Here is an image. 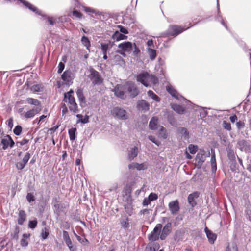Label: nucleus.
<instances>
[{
	"label": "nucleus",
	"mask_w": 251,
	"mask_h": 251,
	"mask_svg": "<svg viewBox=\"0 0 251 251\" xmlns=\"http://www.w3.org/2000/svg\"><path fill=\"white\" fill-rule=\"evenodd\" d=\"M136 80L146 87H151V84H156L158 82V78L153 75H151L146 72L138 74Z\"/></svg>",
	"instance_id": "obj_1"
},
{
	"label": "nucleus",
	"mask_w": 251,
	"mask_h": 251,
	"mask_svg": "<svg viewBox=\"0 0 251 251\" xmlns=\"http://www.w3.org/2000/svg\"><path fill=\"white\" fill-rule=\"evenodd\" d=\"M74 91L72 89L69 92L65 93L63 101L68 103L69 110L73 114H75L79 112V110L75 99L72 95Z\"/></svg>",
	"instance_id": "obj_2"
},
{
	"label": "nucleus",
	"mask_w": 251,
	"mask_h": 251,
	"mask_svg": "<svg viewBox=\"0 0 251 251\" xmlns=\"http://www.w3.org/2000/svg\"><path fill=\"white\" fill-rule=\"evenodd\" d=\"M189 28H184L183 26L177 25H170L168 27V29L165 32L162 33L161 36L162 37L168 36H176Z\"/></svg>",
	"instance_id": "obj_3"
},
{
	"label": "nucleus",
	"mask_w": 251,
	"mask_h": 251,
	"mask_svg": "<svg viewBox=\"0 0 251 251\" xmlns=\"http://www.w3.org/2000/svg\"><path fill=\"white\" fill-rule=\"evenodd\" d=\"M118 49L116 52L125 57L126 52L130 53L133 50V44L129 41L123 42L118 46Z\"/></svg>",
	"instance_id": "obj_4"
},
{
	"label": "nucleus",
	"mask_w": 251,
	"mask_h": 251,
	"mask_svg": "<svg viewBox=\"0 0 251 251\" xmlns=\"http://www.w3.org/2000/svg\"><path fill=\"white\" fill-rule=\"evenodd\" d=\"M112 115L116 119L125 120L128 118L126 111L123 108L115 107L111 110Z\"/></svg>",
	"instance_id": "obj_5"
},
{
	"label": "nucleus",
	"mask_w": 251,
	"mask_h": 251,
	"mask_svg": "<svg viewBox=\"0 0 251 251\" xmlns=\"http://www.w3.org/2000/svg\"><path fill=\"white\" fill-rule=\"evenodd\" d=\"M210 156V152L207 153L203 150H200L197 153L195 158V164L198 167H201L205 161L207 157Z\"/></svg>",
	"instance_id": "obj_6"
},
{
	"label": "nucleus",
	"mask_w": 251,
	"mask_h": 251,
	"mask_svg": "<svg viewBox=\"0 0 251 251\" xmlns=\"http://www.w3.org/2000/svg\"><path fill=\"white\" fill-rule=\"evenodd\" d=\"M186 102H188V108L193 109L194 111H198L200 113V117L201 118L203 119L206 117L207 115V112L205 110L206 108L200 107L197 105H195L192 103L191 101L185 99Z\"/></svg>",
	"instance_id": "obj_7"
},
{
	"label": "nucleus",
	"mask_w": 251,
	"mask_h": 251,
	"mask_svg": "<svg viewBox=\"0 0 251 251\" xmlns=\"http://www.w3.org/2000/svg\"><path fill=\"white\" fill-rule=\"evenodd\" d=\"M162 228V225L161 224H157L153 231L149 235V240L151 241H155L158 240L159 238V235Z\"/></svg>",
	"instance_id": "obj_8"
},
{
	"label": "nucleus",
	"mask_w": 251,
	"mask_h": 251,
	"mask_svg": "<svg viewBox=\"0 0 251 251\" xmlns=\"http://www.w3.org/2000/svg\"><path fill=\"white\" fill-rule=\"evenodd\" d=\"M126 87L131 97L134 98L138 95V88L134 83L128 82L126 84Z\"/></svg>",
	"instance_id": "obj_9"
},
{
	"label": "nucleus",
	"mask_w": 251,
	"mask_h": 251,
	"mask_svg": "<svg viewBox=\"0 0 251 251\" xmlns=\"http://www.w3.org/2000/svg\"><path fill=\"white\" fill-rule=\"evenodd\" d=\"M89 77L94 84L100 85L102 82V80L99 72L95 70L91 71Z\"/></svg>",
	"instance_id": "obj_10"
},
{
	"label": "nucleus",
	"mask_w": 251,
	"mask_h": 251,
	"mask_svg": "<svg viewBox=\"0 0 251 251\" xmlns=\"http://www.w3.org/2000/svg\"><path fill=\"white\" fill-rule=\"evenodd\" d=\"M126 89V86H122L120 85H117L114 89V91L115 95L121 98V99H125V90Z\"/></svg>",
	"instance_id": "obj_11"
},
{
	"label": "nucleus",
	"mask_w": 251,
	"mask_h": 251,
	"mask_svg": "<svg viewBox=\"0 0 251 251\" xmlns=\"http://www.w3.org/2000/svg\"><path fill=\"white\" fill-rule=\"evenodd\" d=\"M172 230V224L171 222H168L163 227L160 238L162 240L166 239L167 236L171 233Z\"/></svg>",
	"instance_id": "obj_12"
},
{
	"label": "nucleus",
	"mask_w": 251,
	"mask_h": 251,
	"mask_svg": "<svg viewBox=\"0 0 251 251\" xmlns=\"http://www.w3.org/2000/svg\"><path fill=\"white\" fill-rule=\"evenodd\" d=\"M148 164L147 162H144L139 164L136 162H133L128 165V168L130 170L137 169L138 171L145 170L148 168Z\"/></svg>",
	"instance_id": "obj_13"
},
{
	"label": "nucleus",
	"mask_w": 251,
	"mask_h": 251,
	"mask_svg": "<svg viewBox=\"0 0 251 251\" xmlns=\"http://www.w3.org/2000/svg\"><path fill=\"white\" fill-rule=\"evenodd\" d=\"M217 15L215 17V20L217 21H218L221 23V24L227 29L228 30V27L225 22H224L223 17L222 16V14L221 13V11L220 9V6L219 3V0H217Z\"/></svg>",
	"instance_id": "obj_14"
},
{
	"label": "nucleus",
	"mask_w": 251,
	"mask_h": 251,
	"mask_svg": "<svg viewBox=\"0 0 251 251\" xmlns=\"http://www.w3.org/2000/svg\"><path fill=\"white\" fill-rule=\"evenodd\" d=\"M200 193L198 192H195L190 194L188 197V201L189 204L192 207H194L196 205L197 202L195 199L198 198L199 196Z\"/></svg>",
	"instance_id": "obj_15"
},
{
	"label": "nucleus",
	"mask_w": 251,
	"mask_h": 251,
	"mask_svg": "<svg viewBox=\"0 0 251 251\" xmlns=\"http://www.w3.org/2000/svg\"><path fill=\"white\" fill-rule=\"evenodd\" d=\"M169 208L172 214H176L180 209L178 201L176 200L170 202L169 203Z\"/></svg>",
	"instance_id": "obj_16"
},
{
	"label": "nucleus",
	"mask_w": 251,
	"mask_h": 251,
	"mask_svg": "<svg viewBox=\"0 0 251 251\" xmlns=\"http://www.w3.org/2000/svg\"><path fill=\"white\" fill-rule=\"evenodd\" d=\"M72 75L73 74L71 71L66 70L62 75L61 78L64 81L69 84L70 83H72L73 80Z\"/></svg>",
	"instance_id": "obj_17"
},
{
	"label": "nucleus",
	"mask_w": 251,
	"mask_h": 251,
	"mask_svg": "<svg viewBox=\"0 0 251 251\" xmlns=\"http://www.w3.org/2000/svg\"><path fill=\"white\" fill-rule=\"evenodd\" d=\"M149 103L145 100H139L137 103V108L139 110L146 112L149 110Z\"/></svg>",
	"instance_id": "obj_18"
},
{
	"label": "nucleus",
	"mask_w": 251,
	"mask_h": 251,
	"mask_svg": "<svg viewBox=\"0 0 251 251\" xmlns=\"http://www.w3.org/2000/svg\"><path fill=\"white\" fill-rule=\"evenodd\" d=\"M138 151L139 150L138 147L134 146L132 148H131L128 151V159L130 161L133 160L134 158L137 156Z\"/></svg>",
	"instance_id": "obj_19"
},
{
	"label": "nucleus",
	"mask_w": 251,
	"mask_h": 251,
	"mask_svg": "<svg viewBox=\"0 0 251 251\" xmlns=\"http://www.w3.org/2000/svg\"><path fill=\"white\" fill-rule=\"evenodd\" d=\"M204 231L206 234V236L209 242L211 244H214L217 238L216 234L209 230L207 227L204 228Z\"/></svg>",
	"instance_id": "obj_20"
},
{
	"label": "nucleus",
	"mask_w": 251,
	"mask_h": 251,
	"mask_svg": "<svg viewBox=\"0 0 251 251\" xmlns=\"http://www.w3.org/2000/svg\"><path fill=\"white\" fill-rule=\"evenodd\" d=\"M41 109L39 107H35L31 110H29L25 114V117L26 118H32L34 116L40 112Z\"/></svg>",
	"instance_id": "obj_21"
},
{
	"label": "nucleus",
	"mask_w": 251,
	"mask_h": 251,
	"mask_svg": "<svg viewBox=\"0 0 251 251\" xmlns=\"http://www.w3.org/2000/svg\"><path fill=\"white\" fill-rule=\"evenodd\" d=\"M166 90L171 96L176 99L179 100L181 96L179 95L177 92L171 85L166 86Z\"/></svg>",
	"instance_id": "obj_22"
},
{
	"label": "nucleus",
	"mask_w": 251,
	"mask_h": 251,
	"mask_svg": "<svg viewBox=\"0 0 251 251\" xmlns=\"http://www.w3.org/2000/svg\"><path fill=\"white\" fill-rule=\"evenodd\" d=\"M177 132L184 138V139H188L189 138V133L186 128L179 127L177 129Z\"/></svg>",
	"instance_id": "obj_23"
},
{
	"label": "nucleus",
	"mask_w": 251,
	"mask_h": 251,
	"mask_svg": "<svg viewBox=\"0 0 251 251\" xmlns=\"http://www.w3.org/2000/svg\"><path fill=\"white\" fill-rule=\"evenodd\" d=\"M158 119L156 117H153L149 122V127L151 130H155L157 128Z\"/></svg>",
	"instance_id": "obj_24"
},
{
	"label": "nucleus",
	"mask_w": 251,
	"mask_h": 251,
	"mask_svg": "<svg viewBox=\"0 0 251 251\" xmlns=\"http://www.w3.org/2000/svg\"><path fill=\"white\" fill-rule=\"evenodd\" d=\"M121 226L123 228L127 229L129 227V218L126 216L122 217L120 221Z\"/></svg>",
	"instance_id": "obj_25"
},
{
	"label": "nucleus",
	"mask_w": 251,
	"mask_h": 251,
	"mask_svg": "<svg viewBox=\"0 0 251 251\" xmlns=\"http://www.w3.org/2000/svg\"><path fill=\"white\" fill-rule=\"evenodd\" d=\"M171 108L175 111H176V112L179 114H183L185 110V108L184 107L177 104H172Z\"/></svg>",
	"instance_id": "obj_26"
},
{
	"label": "nucleus",
	"mask_w": 251,
	"mask_h": 251,
	"mask_svg": "<svg viewBox=\"0 0 251 251\" xmlns=\"http://www.w3.org/2000/svg\"><path fill=\"white\" fill-rule=\"evenodd\" d=\"M26 218V215L24 210H21L19 212L18 223L20 225L23 224L24 222L25 221Z\"/></svg>",
	"instance_id": "obj_27"
},
{
	"label": "nucleus",
	"mask_w": 251,
	"mask_h": 251,
	"mask_svg": "<svg viewBox=\"0 0 251 251\" xmlns=\"http://www.w3.org/2000/svg\"><path fill=\"white\" fill-rule=\"evenodd\" d=\"M147 52L151 60H154L156 58L157 56L156 50L151 48H148Z\"/></svg>",
	"instance_id": "obj_28"
},
{
	"label": "nucleus",
	"mask_w": 251,
	"mask_h": 251,
	"mask_svg": "<svg viewBox=\"0 0 251 251\" xmlns=\"http://www.w3.org/2000/svg\"><path fill=\"white\" fill-rule=\"evenodd\" d=\"M113 43L109 41L108 43H101L100 44L101 51H107L113 47Z\"/></svg>",
	"instance_id": "obj_29"
},
{
	"label": "nucleus",
	"mask_w": 251,
	"mask_h": 251,
	"mask_svg": "<svg viewBox=\"0 0 251 251\" xmlns=\"http://www.w3.org/2000/svg\"><path fill=\"white\" fill-rule=\"evenodd\" d=\"M82 44L84 46L86 49L89 50V48L91 46V43L87 37L83 36L81 39Z\"/></svg>",
	"instance_id": "obj_30"
},
{
	"label": "nucleus",
	"mask_w": 251,
	"mask_h": 251,
	"mask_svg": "<svg viewBox=\"0 0 251 251\" xmlns=\"http://www.w3.org/2000/svg\"><path fill=\"white\" fill-rule=\"evenodd\" d=\"M112 37L114 39H115L116 41L124 40L127 38V36L119 33L118 31L115 32Z\"/></svg>",
	"instance_id": "obj_31"
},
{
	"label": "nucleus",
	"mask_w": 251,
	"mask_h": 251,
	"mask_svg": "<svg viewBox=\"0 0 251 251\" xmlns=\"http://www.w3.org/2000/svg\"><path fill=\"white\" fill-rule=\"evenodd\" d=\"M147 94L149 97L152 99L153 100L156 102H159L160 101V98L156 94H155L152 91L149 90Z\"/></svg>",
	"instance_id": "obj_32"
},
{
	"label": "nucleus",
	"mask_w": 251,
	"mask_h": 251,
	"mask_svg": "<svg viewBox=\"0 0 251 251\" xmlns=\"http://www.w3.org/2000/svg\"><path fill=\"white\" fill-rule=\"evenodd\" d=\"M124 208L126 213L131 216L133 213L132 203H126L125 204Z\"/></svg>",
	"instance_id": "obj_33"
},
{
	"label": "nucleus",
	"mask_w": 251,
	"mask_h": 251,
	"mask_svg": "<svg viewBox=\"0 0 251 251\" xmlns=\"http://www.w3.org/2000/svg\"><path fill=\"white\" fill-rule=\"evenodd\" d=\"M83 9L86 13H94L96 15H100L101 14V13L99 11L89 7L83 6Z\"/></svg>",
	"instance_id": "obj_34"
},
{
	"label": "nucleus",
	"mask_w": 251,
	"mask_h": 251,
	"mask_svg": "<svg viewBox=\"0 0 251 251\" xmlns=\"http://www.w3.org/2000/svg\"><path fill=\"white\" fill-rule=\"evenodd\" d=\"M26 102L31 105L38 106L40 104V102L37 100L31 98H28L26 99Z\"/></svg>",
	"instance_id": "obj_35"
},
{
	"label": "nucleus",
	"mask_w": 251,
	"mask_h": 251,
	"mask_svg": "<svg viewBox=\"0 0 251 251\" xmlns=\"http://www.w3.org/2000/svg\"><path fill=\"white\" fill-rule=\"evenodd\" d=\"M8 138H9L7 137L6 135L1 140V144L2 145V149L4 150L7 149L9 146V140H8Z\"/></svg>",
	"instance_id": "obj_36"
},
{
	"label": "nucleus",
	"mask_w": 251,
	"mask_h": 251,
	"mask_svg": "<svg viewBox=\"0 0 251 251\" xmlns=\"http://www.w3.org/2000/svg\"><path fill=\"white\" fill-rule=\"evenodd\" d=\"M31 90L33 93L41 92L43 90V87L40 84H35L31 87Z\"/></svg>",
	"instance_id": "obj_37"
},
{
	"label": "nucleus",
	"mask_w": 251,
	"mask_h": 251,
	"mask_svg": "<svg viewBox=\"0 0 251 251\" xmlns=\"http://www.w3.org/2000/svg\"><path fill=\"white\" fill-rule=\"evenodd\" d=\"M159 134L163 139L167 138V134L166 133V130L163 126H159Z\"/></svg>",
	"instance_id": "obj_38"
},
{
	"label": "nucleus",
	"mask_w": 251,
	"mask_h": 251,
	"mask_svg": "<svg viewBox=\"0 0 251 251\" xmlns=\"http://www.w3.org/2000/svg\"><path fill=\"white\" fill-rule=\"evenodd\" d=\"M227 152L228 159L232 161H235V156L233 150L231 149H228L227 150Z\"/></svg>",
	"instance_id": "obj_39"
},
{
	"label": "nucleus",
	"mask_w": 251,
	"mask_h": 251,
	"mask_svg": "<svg viewBox=\"0 0 251 251\" xmlns=\"http://www.w3.org/2000/svg\"><path fill=\"white\" fill-rule=\"evenodd\" d=\"M76 129L75 128H72L69 130L68 133L71 140L73 141L75 139V132Z\"/></svg>",
	"instance_id": "obj_40"
},
{
	"label": "nucleus",
	"mask_w": 251,
	"mask_h": 251,
	"mask_svg": "<svg viewBox=\"0 0 251 251\" xmlns=\"http://www.w3.org/2000/svg\"><path fill=\"white\" fill-rule=\"evenodd\" d=\"M76 95L80 102H84L85 98L83 96V91L81 89H78L76 91Z\"/></svg>",
	"instance_id": "obj_41"
},
{
	"label": "nucleus",
	"mask_w": 251,
	"mask_h": 251,
	"mask_svg": "<svg viewBox=\"0 0 251 251\" xmlns=\"http://www.w3.org/2000/svg\"><path fill=\"white\" fill-rule=\"evenodd\" d=\"M133 48H134L133 55L135 57L139 56L140 54V50L135 43L133 44Z\"/></svg>",
	"instance_id": "obj_42"
},
{
	"label": "nucleus",
	"mask_w": 251,
	"mask_h": 251,
	"mask_svg": "<svg viewBox=\"0 0 251 251\" xmlns=\"http://www.w3.org/2000/svg\"><path fill=\"white\" fill-rule=\"evenodd\" d=\"M188 150L190 153L192 154H195L198 150V146L197 145L190 144L188 146Z\"/></svg>",
	"instance_id": "obj_43"
},
{
	"label": "nucleus",
	"mask_w": 251,
	"mask_h": 251,
	"mask_svg": "<svg viewBox=\"0 0 251 251\" xmlns=\"http://www.w3.org/2000/svg\"><path fill=\"white\" fill-rule=\"evenodd\" d=\"M123 201L127 203H132L133 200L131 195L126 194L123 196Z\"/></svg>",
	"instance_id": "obj_44"
},
{
	"label": "nucleus",
	"mask_w": 251,
	"mask_h": 251,
	"mask_svg": "<svg viewBox=\"0 0 251 251\" xmlns=\"http://www.w3.org/2000/svg\"><path fill=\"white\" fill-rule=\"evenodd\" d=\"M22 131V126L20 125H17L15 127V128L13 130V132L16 135L18 136L21 134Z\"/></svg>",
	"instance_id": "obj_45"
},
{
	"label": "nucleus",
	"mask_w": 251,
	"mask_h": 251,
	"mask_svg": "<svg viewBox=\"0 0 251 251\" xmlns=\"http://www.w3.org/2000/svg\"><path fill=\"white\" fill-rule=\"evenodd\" d=\"M53 209L55 213H56L57 216H59L60 213V205L58 203V202H56L54 203L53 205Z\"/></svg>",
	"instance_id": "obj_46"
},
{
	"label": "nucleus",
	"mask_w": 251,
	"mask_h": 251,
	"mask_svg": "<svg viewBox=\"0 0 251 251\" xmlns=\"http://www.w3.org/2000/svg\"><path fill=\"white\" fill-rule=\"evenodd\" d=\"M47 17V22H48L49 24L51 25H53L57 20L56 18L53 17H50V16H46Z\"/></svg>",
	"instance_id": "obj_47"
},
{
	"label": "nucleus",
	"mask_w": 251,
	"mask_h": 251,
	"mask_svg": "<svg viewBox=\"0 0 251 251\" xmlns=\"http://www.w3.org/2000/svg\"><path fill=\"white\" fill-rule=\"evenodd\" d=\"M63 240H64L65 243L67 242L71 241L68 233L66 231H65V230H64L63 231Z\"/></svg>",
	"instance_id": "obj_48"
},
{
	"label": "nucleus",
	"mask_w": 251,
	"mask_h": 251,
	"mask_svg": "<svg viewBox=\"0 0 251 251\" xmlns=\"http://www.w3.org/2000/svg\"><path fill=\"white\" fill-rule=\"evenodd\" d=\"M237 145L240 149L243 150L246 146V141L243 139L241 140L238 142Z\"/></svg>",
	"instance_id": "obj_49"
},
{
	"label": "nucleus",
	"mask_w": 251,
	"mask_h": 251,
	"mask_svg": "<svg viewBox=\"0 0 251 251\" xmlns=\"http://www.w3.org/2000/svg\"><path fill=\"white\" fill-rule=\"evenodd\" d=\"M223 126L225 129L228 131H230L231 129L230 123L227 122L226 121H223Z\"/></svg>",
	"instance_id": "obj_50"
},
{
	"label": "nucleus",
	"mask_w": 251,
	"mask_h": 251,
	"mask_svg": "<svg viewBox=\"0 0 251 251\" xmlns=\"http://www.w3.org/2000/svg\"><path fill=\"white\" fill-rule=\"evenodd\" d=\"M37 224V221L36 220L29 221L28 224V227L31 229H34Z\"/></svg>",
	"instance_id": "obj_51"
},
{
	"label": "nucleus",
	"mask_w": 251,
	"mask_h": 251,
	"mask_svg": "<svg viewBox=\"0 0 251 251\" xmlns=\"http://www.w3.org/2000/svg\"><path fill=\"white\" fill-rule=\"evenodd\" d=\"M26 164L24 163L23 161L17 162L16 164V167L18 170H22L25 166Z\"/></svg>",
	"instance_id": "obj_52"
},
{
	"label": "nucleus",
	"mask_w": 251,
	"mask_h": 251,
	"mask_svg": "<svg viewBox=\"0 0 251 251\" xmlns=\"http://www.w3.org/2000/svg\"><path fill=\"white\" fill-rule=\"evenodd\" d=\"M149 139L152 142L155 143L156 145L159 146L160 144V142L157 140L154 136L152 135L149 136Z\"/></svg>",
	"instance_id": "obj_53"
},
{
	"label": "nucleus",
	"mask_w": 251,
	"mask_h": 251,
	"mask_svg": "<svg viewBox=\"0 0 251 251\" xmlns=\"http://www.w3.org/2000/svg\"><path fill=\"white\" fill-rule=\"evenodd\" d=\"M42 237L43 240L47 239L49 236V232L47 228H45L42 230Z\"/></svg>",
	"instance_id": "obj_54"
},
{
	"label": "nucleus",
	"mask_w": 251,
	"mask_h": 251,
	"mask_svg": "<svg viewBox=\"0 0 251 251\" xmlns=\"http://www.w3.org/2000/svg\"><path fill=\"white\" fill-rule=\"evenodd\" d=\"M26 199L29 202H33L35 200L34 195L30 193H27L26 195Z\"/></svg>",
	"instance_id": "obj_55"
},
{
	"label": "nucleus",
	"mask_w": 251,
	"mask_h": 251,
	"mask_svg": "<svg viewBox=\"0 0 251 251\" xmlns=\"http://www.w3.org/2000/svg\"><path fill=\"white\" fill-rule=\"evenodd\" d=\"M148 198L151 201L156 200L158 198V196L155 193H151Z\"/></svg>",
	"instance_id": "obj_56"
},
{
	"label": "nucleus",
	"mask_w": 251,
	"mask_h": 251,
	"mask_svg": "<svg viewBox=\"0 0 251 251\" xmlns=\"http://www.w3.org/2000/svg\"><path fill=\"white\" fill-rule=\"evenodd\" d=\"M30 154L28 152H27L23 158L22 161L26 164L29 159H30Z\"/></svg>",
	"instance_id": "obj_57"
},
{
	"label": "nucleus",
	"mask_w": 251,
	"mask_h": 251,
	"mask_svg": "<svg viewBox=\"0 0 251 251\" xmlns=\"http://www.w3.org/2000/svg\"><path fill=\"white\" fill-rule=\"evenodd\" d=\"M131 187L130 186L126 185L124 190V193H125V195H131Z\"/></svg>",
	"instance_id": "obj_58"
},
{
	"label": "nucleus",
	"mask_w": 251,
	"mask_h": 251,
	"mask_svg": "<svg viewBox=\"0 0 251 251\" xmlns=\"http://www.w3.org/2000/svg\"><path fill=\"white\" fill-rule=\"evenodd\" d=\"M236 126L238 129H242L245 126V123L243 121H239L236 123Z\"/></svg>",
	"instance_id": "obj_59"
},
{
	"label": "nucleus",
	"mask_w": 251,
	"mask_h": 251,
	"mask_svg": "<svg viewBox=\"0 0 251 251\" xmlns=\"http://www.w3.org/2000/svg\"><path fill=\"white\" fill-rule=\"evenodd\" d=\"M73 15L78 18H81L82 16V14L77 10H74L73 11Z\"/></svg>",
	"instance_id": "obj_60"
},
{
	"label": "nucleus",
	"mask_w": 251,
	"mask_h": 251,
	"mask_svg": "<svg viewBox=\"0 0 251 251\" xmlns=\"http://www.w3.org/2000/svg\"><path fill=\"white\" fill-rule=\"evenodd\" d=\"M118 27L120 29V31L124 34H127L128 33V31L126 28L122 25H118Z\"/></svg>",
	"instance_id": "obj_61"
},
{
	"label": "nucleus",
	"mask_w": 251,
	"mask_h": 251,
	"mask_svg": "<svg viewBox=\"0 0 251 251\" xmlns=\"http://www.w3.org/2000/svg\"><path fill=\"white\" fill-rule=\"evenodd\" d=\"M58 73H61L65 68L64 64L62 62H60L58 64Z\"/></svg>",
	"instance_id": "obj_62"
},
{
	"label": "nucleus",
	"mask_w": 251,
	"mask_h": 251,
	"mask_svg": "<svg viewBox=\"0 0 251 251\" xmlns=\"http://www.w3.org/2000/svg\"><path fill=\"white\" fill-rule=\"evenodd\" d=\"M61 108H62V113L63 115H64L68 112V108H67V107L66 105V104L64 103L61 104Z\"/></svg>",
	"instance_id": "obj_63"
},
{
	"label": "nucleus",
	"mask_w": 251,
	"mask_h": 251,
	"mask_svg": "<svg viewBox=\"0 0 251 251\" xmlns=\"http://www.w3.org/2000/svg\"><path fill=\"white\" fill-rule=\"evenodd\" d=\"M145 251H155L153 246L151 244H149L145 248Z\"/></svg>",
	"instance_id": "obj_64"
}]
</instances>
